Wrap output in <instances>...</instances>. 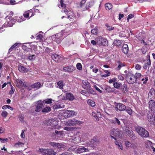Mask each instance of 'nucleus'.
<instances>
[{
  "label": "nucleus",
  "instance_id": "f257e3e1",
  "mask_svg": "<svg viewBox=\"0 0 155 155\" xmlns=\"http://www.w3.org/2000/svg\"><path fill=\"white\" fill-rule=\"evenodd\" d=\"M110 137L115 140H116V137L121 138L123 136L122 132L118 129L112 128L110 132Z\"/></svg>",
  "mask_w": 155,
  "mask_h": 155
},
{
  "label": "nucleus",
  "instance_id": "f03ea898",
  "mask_svg": "<svg viewBox=\"0 0 155 155\" xmlns=\"http://www.w3.org/2000/svg\"><path fill=\"white\" fill-rule=\"evenodd\" d=\"M45 123L46 125L51 126L54 129H59L61 128V126L58 125L57 119L55 118L49 119Z\"/></svg>",
  "mask_w": 155,
  "mask_h": 155
},
{
  "label": "nucleus",
  "instance_id": "7ed1b4c3",
  "mask_svg": "<svg viewBox=\"0 0 155 155\" xmlns=\"http://www.w3.org/2000/svg\"><path fill=\"white\" fill-rule=\"evenodd\" d=\"M135 130L138 134L142 137L146 138L149 136V134L145 128L140 127H136Z\"/></svg>",
  "mask_w": 155,
  "mask_h": 155
},
{
  "label": "nucleus",
  "instance_id": "20e7f679",
  "mask_svg": "<svg viewBox=\"0 0 155 155\" xmlns=\"http://www.w3.org/2000/svg\"><path fill=\"white\" fill-rule=\"evenodd\" d=\"M64 30H62L61 33L56 34L52 36V38L57 43H60L63 38L65 37L64 35Z\"/></svg>",
  "mask_w": 155,
  "mask_h": 155
},
{
  "label": "nucleus",
  "instance_id": "39448f33",
  "mask_svg": "<svg viewBox=\"0 0 155 155\" xmlns=\"http://www.w3.org/2000/svg\"><path fill=\"white\" fill-rule=\"evenodd\" d=\"M83 123V122L75 119H72L64 121V124L67 126H73L76 125H80L82 124Z\"/></svg>",
  "mask_w": 155,
  "mask_h": 155
},
{
  "label": "nucleus",
  "instance_id": "423d86ee",
  "mask_svg": "<svg viewBox=\"0 0 155 155\" xmlns=\"http://www.w3.org/2000/svg\"><path fill=\"white\" fill-rule=\"evenodd\" d=\"M62 116L64 118L76 116L77 113L74 110H64L63 111Z\"/></svg>",
  "mask_w": 155,
  "mask_h": 155
},
{
  "label": "nucleus",
  "instance_id": "0eeeda50",
  "mask_svg": "<svg viewBox=\"0 0 155 155\" xmlns=\"http://www.w3.org/2000/svg\"><path fill=\"white\" fill-rule=\"evenodd\" d=\"M148 121L151 124L155 125V111L151 112L149 111L147 115Z\"/></svg>",
  "mask_w": 155,
  "mask_h": 155
},
{
  "label": "nucleus",
  "instance_id": "6e6552de",
  "mask_svg": "<svg viewBox=\"0 0 155 155\" xmlns=\"http://www.w3.org/2000/svg\"><path fill=\"white\" fill-rule=\"evenodd\" d=\"M95 40L98 45L107 46L108 45V41L107 39L101 36L97 38Z\"/></svg>",
  "mask_w": 155,
  "mask_h": 155
},
{
  "label": "nucleus",
  "instance_id": "1a4fd4ad",
  "mask_svg": "<svg viewBox=\"0 0 155 155\" xmlns=\"http://www.w3.org/2000/svg\"><path fill=\"white\" fill-rule=\"evenodd\" d=\"M127 82L129 84H133L136 81V79L134 75L132 74L128 73L126 76Z\"/></svg>",
  "mask_w": 155,
  "mask_h": 155
},
{
  "label": "nucleus",
  "instance_id": "9d476101",
  "mask_svg": "<svg viewBox=\"0 0 155 155\" xmlns=\"http://www.w3.org/2000/svg\"><path fill=\"white\" fill-rule=\"evenodd\" d=\"M39 150L43 153L44 155H55L56 154V152H54L53 150L51 149H45L41 148H40Z\"/></svg>",
  "mask_w": 155,
  "mask_h": 155
},
{
  "label": "nucleus",
  "instance_id": "9b49d317",
  "mask_svg": "<svg viewBox=\"0 0 155 155\" xmlns=\"http://www.w3.org/2000/svg\"><path fill=\"white\" fill-rule=\"evenodd\" d=\"M36 104L35 111L37 112H39L42 110L44 107L43 101L41 100L38 101L36 102Z\"/></svg>",
  "mask_w": 155,
  "mask_h": 155
},
{
  "label": "nucleus",
  "instance_id": "f8f14e48",
  "mask_svg": "<svg viewBox=\"0 0 155 155\" xmlns=\"http://www.w3.org/2000/svg\"><path fill=\"white\" fill-rule=\"evenodd\" d=\"M56 129H54L53 127H51L49 131V135L51 137H55L56 135L60 136L62 134V131H58L56 130Z\"/></svg>",
  "mask_w": 155,
  "mask_h": 155
},
{
  "label": "nucleus",
  "instance_id": "ddd939ff",
  "mask_svg": "<svg viewBox=\"0 0 155 155\" xmlns=\"http://www.w3.org/2000/svg\"><path fill=\"white\" fill-rule=\"evenodd\" d=\"M38 10L37 9H36V11H35V9H31L30 10L25 12L23 14L25 18H28L29 16V15H30V17H31L34 15L33 12H38Z\"/></svg>",
  "mask_w": 155,
  "mask_h": 155
},
{
  "label": "nucleus",
  "instance_id": "4468645a",
  "mask_svg": "<svg viewBox=\"0 0 155 155\" xmlns=\"http://www.w3.org/2000/svg\"><path fill=\"white\" fill-rule=\"evenodd\" d=\"M51 58L55 61L59 62L62 60V58L60 55L57 54H54L52 55Z\"/></svg>",
  "mask_w": 155,
  "mask_h": 155
},
{
  "label": "nucleus",
  "instance_id": "2eb2a0df",
  "mask_svg": "<svg viewBox=\"0 0 155 155\" xmlns=\"http://www.w3.org/2000/svg\"><path fill=\"white\" fill-rule=\"evenodd\" d=\"M88 151L89 150L88 148L83 147H80L75 150L76 153H79Z\"/></svg>",
  "mask_w": 155,
  "mask_h": 155
},
{
  "label": "nucleus",
  "instance_id": "dca6fc26",
  "mask_svg": "<svg viewBox=\"0 0 155 155\" xmlns=\"http://www.w3.org/2000/svg\"><path fill=\"white\" fill-rule=\"evenodd\" d=\"M149 104L150 110L151 112H153L155 109V102L152 100H150L149 102Z\"/></svg>",
  "mask_w": 155,
  "mask_h": 155
},
{
  "label": "nucleus",
  "instance_id": "f3484780",
  "mask_svg": "<svg viewBox=\"0 0 155 155\" xmlns=\"http://www.w3.org/2000/svg\"><path fill=\"white\" fill-rule=\"evenodd\" d=\"M63 69L64 71L65 72H71L75 70V68L73 66H71L64 67Z\"/></svg>",
  "mask_w": 155,
  "mask_h": 155
},
{
  "label": "nucleus",
  "instance_id": "a211bd4d",
  "mask_svg": "<svg viewBox=\"0 0 155 155\" xmlns=\"http://www.w3.org/2000/svg\"><path fill=\"white\" fill-rule=\"evenodd\" d=\"M148 98L150 99L155 98V90L153 89H151L148 94Z\"/></svg>",
  "mask_w": 155,
  "mask_h": 155
},
{
  "label": "nucleus",
  "instance_id": "6ab92c4d",
  "mask_svg": "<svg viewBox=\"0 0 155 155\" xmlns=\"http://www.w3.org/2000/svg\"><path fill=\"white\" fill-rule=\"evenodd\" d=\"M127 134L130 138H132L133 140L135 139L137 137L135 134L131 130H128L126 131Z\"/></svg>",
  "mask_w": 155,
  "mask_h": 155
},
{
  "label": "nucleus",
  "instance_id": "aec40b11",
  "mask_svg": "<svg viewBox=\"0 0 155 155\" xmlns=\"http://www.w3.org/2000/svg\"><path fill=\"white\" fill-rule=\"evenodd\" d=\"M126 108V107L125 105L120 103L118 104L116 107V108L118 110L120 111L125 110Z\"/></svg>",
  "mask_w": 155,
  "mask_h": 155
},
{
  "label": "nucleus",
  "instance_id": "412c9836",
  "mask_svg": "<svg viewBox=\"0 0 155 155\" xmlns=\"http://www.w3.org/2000/svg\"><path fill=\"white\" fill-rule=\"evenodd\" d=\"M79 139V138L78 137H75L74 139V140L75 142V143H79V141L80 140H82L83 141H87L88 140L87 138H85L84 135H83L81 138H80V139Z\"/></svg>",
  "mask_w": 155,
  "mask_h": 155
},
{
  "label": "nucleus",
  "instance_id": "4be33fe9",
  "mask_svg": "<svg viewBox=\"0 0 155 155\" xmlns=\"http://www.w3.org/2000/svg\"><path fill=\"white\" fill-rule=\"evenodd\" d=\"M18 70L21 72H26L28 71V69L25 68L24 67L19 65L18 67Z\"/></svg>",
  "mask_w": 155,
  "mask_h": 155
},
{
  "label": "nucleus",
  "instance_id": "5701e85b",
  "mask_svg": "<svg viewBox=\"0 0 155 155\" xmlns=\"http://www.w3.org/2000/svg\"><path fill=\"white\" fill-rule=\"evenodd\" d=\"M94 4V2L93 1H91L87 3L86 4L85 8H84L83 9V11H85L88 9L89 8H91L92 6Z\"/></svg>",
  "mask_w": 155,
  "mask_h": 155
},
{
  "label": "nucleus",
  "instance_id": "b1692460",
  "mask_svg": "<svg viewBox=\"0 0 155 155\" xmlns=\"http://www.w3.org/2000/svg\"><path fill=\"white\" fill-rule=\"evenodd\" d=\"M111 123L115 124H117L118 125H120V121L116 117H114L111 120Z\"/></svg>",
  "mask_w": 155,
  "mask_h": 155
},
{
  "label": "nucleus",
  "instance_id": "393cba45",
  "mask_svg": "<svg viewBox=\"0 0 155 155\" xmlns=\"http://www.w3.org/2000/svg\"><path fill=\"white\" fill-rule=\"evenodd\" d=\"M117 63L118 64L117 67V70H120L121 68L125 66L126 65L125 63L124 62H122L120 61H118Z\"/></svg>",
  "mask_w": 155,
  "mask_h": 155
},
{
  "label": "nucleus",
  "instance_id": "a878e982",
  "mask_svg": "<svg viewBox=\"0 0 155 155\" xmlns=\"http://www.w3.org/2000/svg\"><path fill=\"white\" fill-rule=\"evenodd\" d=\"M122 50V52L125 54H127L128 53V47L127 44H124L123 45Z\"/></svg>",
  "mask_w": 155,
  "mask_h": 155
},
{
  "label": "nucleus",
  "instance_id": "bb28decb",
  "mask_svg": "<svg viewBox=\"0 0 155 155\" xmlns=\"http://www.w3.org/2000/svg\"><path fill=\"white\" fill-rule=\"evenodd\" d=\"M42 85H41L40 82H37L31 85V87L33 88L38 89L40 88Z\"/></svg>",
  "mask_w": 155,
  "mask_h": 155
},
{
  "label": "nucleus",
  "instance_id": "cd10ccee",
  "mask_svg": "<svg viewBox=\"0 0 155 155\" xmlns=\"http://www.w3.org/2000/svg\"><path fill=\"white\" fill-rule=\"evenodd\" d=\"M66 98L69 100H73L74 98V97L73 95L70 93H67L66 94Z\"/></svg>",
  "mask_w": 155,
  "mask_h": 155
},
{
  "label": "nucleus",
  "instance_id": "c85d7f7f",
  "mask_svg": "<svg viewBox=\"0 0 155 155\" xmlns=\"http://www.w3.org/2000/svg\"><path fill=\"white\" fill-rule=\"evenodd\" d=\"M30 47L29 43H25L22 46V49L26 51H28V49L30 48Z\"/></svg>",
  "mask_w": 155,
  "mask_h": 155
},
{
  "label": "nucleus",
  "instance_id": "c756f323",
  "mask_svg": "<svg viewBox=\"0 0 155 155\" xmlns=\"http://www.w3.org/2000/svg\"><path fill=\"white\" fill-rule=\"evenodd\" d=\"M53 108L54 109H57L61 108H63L64 107V105L63 104H59L54 105L53 106Z\"/></svg>",
  "mask_w": 155,
  "mask_h": 155
},
{
  "label": "nucleus",
  "instance_id": "7c9ffc66",
  "mask_svg": "<svg viewBox=\"0 0 155 155\" xmlns=\"http://www.w3.org/2000/svg\"><path fill=\"white\" fill-rule=\"evenodd\" d=\"M115 144L118 147V148L121 150L123 149V147L122 145V144L120 141L116 140L115 142Z\"/></svg>",
  "mask_w": 155,
  "mask_h": 155
},
{
  "label": "nucleus",
  "instance_id": "2f4dec72",
  "mask_svg": "<svg viewBox=\"0 0 155 155\" xmlns=\"http://www.w3.org/2000/svg\"><path fill=\"white\" fill-rule=\"evenodd\" d=\"M82 83L85 86V87H84L85 88H88L90 87V84L87 81H82Z\"/></svg>",
  "mask_w": 155,
  "mask_h": 155
},
{
  "label": "nucleus",
  "instance_id": "473e14b6",
  "mask_svg": "<svg viewBox=\"0 0 155 155\" xmlns=\"http://www.w3.org/2000/svg\"><path fill=\"white\" fill-rule=\"evenodd\" d=\"M140 80L143 81V84H145L148 81V77L147 76H142L140 78Z\"/></svg>",
  "mask_w": 155,
  "mask_h": 155
},
{
  "label": "nucleus",
  "instance_id": "72a5a7b5",
  "mask_svg": "<svg viewBox=\"0 0 155 155\" xmlns=\"http://www.w3.org/2000/svg\"><path fill=\"white\" fill-rule=\"evenodd\" d=\"M24 144V143L23 142L18 141L15 144L14 146L16 147H19L23 146Z\"/></svg>",
  "mask_w": 155,
  "mask_h": 155
},
{
  "label": "nucleus",
  "instance_id": "f704fd0d",
  "mask_svg": "<svg viewBox=\"0 0 155 155\" xmlns=\"http://www.w3.org/2000/svg\"><path fill=\"white\" fill-rule=\"evenodd\" d=\"M57 87H59L60 89H62L64 86V84H63V82L62 81H59L57 82Z\"/></svg>",
  "mask_w": 155,
  "mask_h": 155
},
{
  "label": "nucleus",
  "instance_id": "c9c22d12",
  "mask_svg": "<svg viewBox=\"0 0 155 155\" xmlns=\"http://www.w3.org/2000/svg\"><path fill=\"white\" fill-rule=\"evenodd\" d=\"M151 64V62L150 60V59H148L147 60V63H145L143 66V68L144 69H146L147 67L148 66L150 65Z\"/></svg>",
  "mask_w": 155,
  "mask_h": 155
},
{
  "label": "nucleus",
  "instance_id": "e433bc0d",
  "mask_svg": "<svg viewBox=\"0 0 155 155\" xmlns=\"http://www.w3.org/2000/svg\"><path fill=\"white\" fill-rule=\"evenodd\" d=\"M51 110V108L49 107H47L44 108L42 110L43 113H47L50 112Z\"/></svg>",
  "mask_w": 155,
  "mask_h": 155
},
{
  "label": "nucleus",
  "instance_id": "4c0bfd02",
  "mask_svg": "<svg viewBox=\"0 0 155 155\" xmlns=\"http://www.w3.org/2000/svg\"><path fill=\"white\" fill-rule=\"evenodd\" d=\"M6 18V19L8 18L9 19V21H8V26H12L13 25V24H14V22L13 23L12 22V20L11 19V18H9V16H7Z\"/></svg>",
  "mask_w": 155,
  "mask_h": 155
},
{
  "label": "nucleus",
  "instance_id": "58836bf2",
  "mask_svg": "<svg viewBox=\"0 0 155 155\" xmlns=\"http://www.w3.org/2000/svg\"><path fill=\"white\" fill-rule=\"evenodd\" d=\"M105 8L106 10H110L112 8V6L111 3H108L105 4Z\"/></svg>",
  "mask_w": 155,
  "mask_h": 155
},
{
  "label": "nucleus",
  "instance_id": "ea45409f",
  "mask_svg": "<svg viewBox=\"0 0 155 155\" xmlns=\"http://www.w3.org/2000/svg\"><path fill=\"white\" fill-rule=\"evenodd\" d=\"M104 89L107 92L110 93L112 91V89L109 86H105Z\"/></svg>",
  "mask_w": 155,
  "mask_h": 155
},
{
  "label": "nucleus",
  "instance_id": "a19ab883",
  "mask_svg": "<svg viewBox=\"0 0 155 155\" xmlns=\"http://www.w3.org/2000/svg\"><path fill=\"white\" fill-rule=\"evenodd\" d=\"M87 104L92 107H94L95 105V103L91 100H88L87 101Z\"/></svg>",
  "mask_w": 155,
  "mask_h": 155
},
{
  "label": "nucleus",
  "instance_id": "79ce46f5",
  "mask_svg": "<svg viewBox=\"0 0 155 155\" xmlns=\"http://www.w3.org/2000/svg\"><path fill=\"white\" fill-rule=\"evenodd\" d=\"M125 144L126 147L128 148H130L132 147L131 143L128 140L125 141Z\"/></svg>",
  "mask_w": 155,
  "mask_h": 155
},
{
  "label": "nucleus",
  "instance_id": "37998d69",
  "mask_svg": "<svg viewBox=\"0 0 155 155\" xmlns=\"http://www.w3.org/2000/svg\"><path fill=\"white\" fill-rule=\"evenodd\" d=\"M114 45L119 46L121 44V41L119 40H115L114 43Z\"/></svg>",
  "mask_w": 155,
  "mask_h": 155
},
{
  "label": "nucleus",
  "instance_id": "c03bdc74",
  "mask_svg": "<svg viewBox=\"0 0 155 155\" xmlns=\"http://www.w3.org/2000/svg\"><path fill=\"white\" fill-rule=\"evenodd\" d=\"M53 100L51 98L47 99L46 100L43 101V103L44 102L47 104H51L52 103Z\"/></svg>",
  "mask_w": 155,
  "mask_h": 155
},
{
  "label": "nucleus",
  "instance_id": "a18cd8bd",
  "mask_svg": "<svg viewBox=\"0 0 155 155\" xmlns=\"http://www.w3.org/2000/svg\"><path fill=\"white\" fill-rule=\"evenodd\" d=\"M86 2V1L85 0H83L81 1L80 3V7L82 8V10L83 11V9L84 8V5H85L84 4Z\"/></svg>",
  "mask_w": 155,
  "mask_h": 155
},
{
  "label": "nucleus",
  "instance_id": "49530a36",
  "mask_svg": "<svg viewBox=\"0 0 155 155\" xmlns=\"http://www.w3.org/2000/svg\"><path fill=\"white\" fill-rule=\"evenodd\" d=\"M113 85L114 87L118 89L120 87V85L118 82H116L113 83Z\"/></svg>",
  "mask_w": 155,
  "mask_h": 155
},
{
  "label": "nucleus",
  "instance_id": "de8ad7c7",
  "mask_svg": "<svg viewBox=\"0 0 155 155\" xmlns=\"http://www.w3.org/2000/svg\"><path fill=\"white\" fill-rule=\"evenodd\" d=\"M76 67L77 69L79 70H81L82 69V67L81 63H78L76 64Z\"/></svg>",
  "mask_w": 155,
  "mask_h": 155
},
{
  "label": "nucleus",
  "instance_id": "09e8293b",
  "mask_svg": "<svg viewBox=\"0 0 155 155\" xmlns=\"http://www.w3.org/2000/svg\"><path fill=\"white\" fill-rule=\"evenodd\" d=\"M17 83L19 86H22L24 85L23 82L20 79L18 80L17 81Z\"/></svg>",
  "mask_w": 155,
  "mask_h": 155
},
{
  "label": "nucleus",
  "instance_id": "8fccbe9b",
  "mask_svg": "<svg viewBox=\"0 0 155 155\" xmlns=\"http://www.w3.org/2000/svg\"><path fill=\"white\" fill-rule=\"evenodd\" d=\"M19 43H15L14 45H13L9 49V52H10L11 51H12V50L16 46L18 45Z\"/></svg>",
  "mask_w": 155,
  "mask_h": 155
},
{
  "label": "nucleus",
  "instance_id": "3c124183",
  "mask_svg": "<svg viewBox=\"0 0 155 155\" xmlns=\"http://www.w3.org/2000/svg\"><path fill=\"white\" fill-rule=\"evenodd\" d=\"M6 27V25H5V23H4V24H3L2 27H0V32L1 33L3 31L5 30V28Z\"/></svg>",
  "mask_w": 155,
  "mask_h": 155
},
{
  "label": "nucleus",
  "instance_id": "603ef678",
  "mask_svg": "<svg viewBox=\"0 0 155 155\" xmlns=\"http://www.w3.org/2000/svg\"><path fill=\"white\" fill-rule=\"evenodd\" d=\"M8 114L7 112L4 110L2 112L1 114V115L3 117H6L8 116Z\"/></svg>",
  "mask_w": 155,
  "mask_h": 155
},
{
  "label": "nucleus",
  "instance_id": "864d4df0",
  "mask_svg": "<svg viewBox=\"0 0 155 155\" xmlns=\"http://www.w3.org/2000/svg\"><path fill=\"white\" fill-rule=\"evenodd\" d=\"M126 111L130 115H131L132 114V110L131 109L128 108L126 109Z\"/></svg>",
  "mask_w": 155,
  "mask_h": 155
},
{
  "label": "nucleus",
  "instance_id": "5fc2aeb1",
  "mask_svg": "<svg viewBox=\"0 0 155 155\" xmlns=\"http://www.w3.org/2000/svg\"><path fill=\"white\" fill-rule=\"evenodd\" d=\"M141 74L140 73H136L135 75H134V76L137 80V78H141Z\"/></svg>",
  "mask_w": 155,
  "mask_h": 155
},
{
  "label": "nucleus",
  "instance_id": "6e6d98bb",
  "mask_svg": "<svg viewBox=\"0 0 155 155\" xmlns=\"http://www.w3.org/2000/svg\"><path fill=\"white\" fill-rule=\"evenodd\" d=\"M39 40H42V39L43 38V36L41 34H37L36 37Z\"/></svg>",
  "mask_w": 155,
  "mask_h": 155
},
{
  "label": "nucleus",
  "instance_id": "4d7b16f0",
  "mask_svg": "<svg viewBox=\"0 0 155 155\" xmlns=\"http://www.w3.org/2000/svg\"><path fill=\"white\" fill-rule=\"evenodd\" d=\"M91 32L92 34L96 35L97 33V30L96 28L93 29L91 30Z\"/></svg>",
  "mask_w": 155,
  "mask_h": 155
},
{
  "label": "nucleus",
  "instance_id": "13d9d810",
  "mask_svg": "<svg viewBox=\"0 0 155 155\" xmlns=\"http://www.w3.org/2000/svg\"><path fill=\"white\" fill-rule=\"evenodd\" d=\"M19 119L21 122H24V117L22 115H20L18 116Z\"/></svg>",
  "mask_w": 155,
  "mask_h": 155
},
{
  "label": "nucleus",
  "instance_id": "bf43d9fd",
  "mask_svg": "<svg viewBox=\"0 0 155 155\" xmlns=\"http://www.w3.org/2000/svg\"><path fill=\"white\" fill-rule=\"evenodd\" d=\"M104 71L105 73H107L105 74H103L102 75V77H106L110 75V72H108L107 70H105Z\"/></svg>",
  "mask_w": 155,
  "mask_h": 155
},
{
  "label": "nucleus",
  "instance_id": "052dcab7",
  "mask_svg": "<svg viewBox=\"0 0 155 155\" xmlns=\"http://www.w3.org/2000/svg\"><path fill=\"white\" fill-rule=\"evenodd\" d=\"M36 57V56L35 55H30L28 57V58L30 60H34Z\"/></svg>",
  "mask_w": 155,
  "mask_h": 155
},
{
  "label": "nucleus",
  "instance_id": "680f3d73",
  "mask_svg": "<svg viewBox=\"0 0 155 155\" xmlns=\"http://www.w3.org/2000/svg\"><path fill=\"white\" fill-rule=\"evenodd\" d=\"M117 80V79L115 78H114L112 79H110L109 81H108V82L110 83V84H111L112 83H115V82Z\"/></svg>",
  "mask_w": 155,
  "mask_h": 155
},
{
  "label": "nucleus",
  "instance_id": "e2e57ef3",
  "mask_svg": "<svg viewBox=\"0 0 155 155\" xmlns=\"http://www.w3.org/2000/svg\"><path fill=\"white\" fill-rule=\"evenodd\" d=\"M134 16V15L133 14H129L127 16V21H128L129 19L133 18Z\"/></svg>",
  "mask_w": 155,
  "mask_h": 155
},
{
  "label": "nucleus",
  "instance_id": "0e129e2a",
  "mask_svg": "<svg viewBox=\"0 0 155 155\" xmlns=\"http://www.w3.org/2000/svg\"><path fill=\"white\" fill-rule=\"evenodd\" d=\"M63 145L61 143H57L56 147L59 149L63 147Z\"/></svg>",
  "mask_w": 155,
  "mask_h": 155
},
{
  "label": "nucleus",
  "instance_id": "69168bd1",
  "mask_svg": "<svg viewBox=\"0 0 155 155\" xmlns=\"http://www.w3.org/2000/svg\"><path fill=\"white\" fill-rule=\"evenodd\" d=\"M21 137L22 138H24L25 137V130H22L21 134Z\"/></svg>",
  "mask_w": 155,
  "mask_h": 155
},
{
  "label": "nucleus",
  "instance_id": "338daca9",
  "mask_svg": "<svg viewBox=\"0 0 155 155\" xmlns=\"http://www.w3.org/2000/svg\"><path fill=\"white\" fill-rule=\"evenodd\" d=\"M25 20V19L22 16L18 18V21L19 22H21Z\"/></svg>",
  "mask_w": 155,
  "mask_h": 155
},
{
  "label": "nucleus",
  "instance_id": "774afa93",
  "mask_svg": "<svg viewBox=\"0 0 155 155\" xmlns=\"http://www.w3.org/2000/svg\"><path fill=\"white\" fill-rule=\"evenodd\" d=\"M7 138H0V141L2 143H5L7 142Z\"/></svg>",
  "mask_w": 155,
  "mask_h": 155
}]
</instances>
